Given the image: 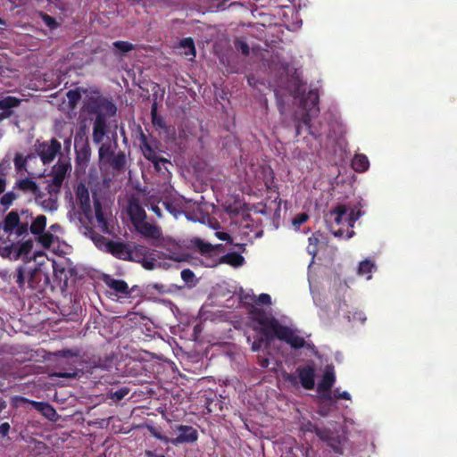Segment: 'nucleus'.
Instances as JSON below:
<instances>
[{
	"instance_id": "f257e3e1",
	"label": "nucleus",
	"mask_w": 457,
	"mask_h": 457,
	"mask_svg": "<svg viewBox=\"0 0 457 457\" xmlns=\"http://www.w3.org/2000/svg\"><path fill=\"white\" fill-rule=\"evenodd\" d=\"M248 318L254 323L253 329L259 331L267 341L277 338L284 327L271 312L254 305L249 308Z\"/></svg>"
},
{
	"instance_id": "f03ea898",
	"label": "nucleus",
	"mask_w": 457,
	"mask_h": 457,
	"mask_svg": "<svg viewBox=\"0 0 457 457\" xmlns=\"http://www.w3.org/2000/svg\"><path fill=\"white\" fill-rule=\"evenodd\" d=\"M29 234L28 221H21L17 211H11L0 221L1 243L10 245L24 239Z\"/></svg>"
},
{
	"instance_id": "7ed1b4c3",
	"label": "nucleus",
	"mask_w": 457,
	"mask_h": 457,
	"mask_svg": "<svg viewBox=\"0 0 457 457\" xmlns=\"http://www.w3.org/2000/svg\"><path fill=\"white\" fill-rule=\"evenodd\" d=\"M137 139L140 151L146 160L155 165H158V161L163 162L161 159L163 153L161 142L154 137L146 135L141 126L137 127Z\"/></svg>"
},
{
	"instance_id": "20e7f679",
	"label": "nucleus",
	"mask_w": 457,
	"mask_h": 457,
	"mask_svg": "<svg viewBox=\"0 0 457 457\" xmlns=\"http://www.w3.org/2000/svg\"><path fill=\"white\" fill-rule=\"evenodd\" d=\"M142 264L145 270H152L156 267L155 251L142 245H135L129 248V259Z\"/></svg>"
},
{
	"instance_id": "39448f33",
	"label": "nucleus",
	"mask_w": 457,
	"mask_h": 457,
	"mask_svg": "<svg viewBox=\"0 0 457 457\" xmlns=\"http://www.w3.org/2000/svg\"><path fill=\"white\" fill-rule=\"evenodd\" d=\"M33 248L32 239L13 242L3 248L2 257L17 261L21 257H27Z\"/></svg>"
},
{
	"instance_id": "423d86ee",
	"label": "nucleus",
	"mask_w": 457,
	"mask_h": 457,
	"mask_svg": "<svg viewBox=\"0 0 457 457\" xmlns=\"http://www.w3.org/2000/svg\"><path fill=\"white\" fill-rule=\"evenodd\" d=\"M173 433L177 436L170 439L173 445L183 444H194L198 440L197 430L189 425H175L171 427Z\"/></svg>"
},
{
	"instance_id": "0eeeda50",
	"label": "nucleus",
	"mask_w": 457,
	"mask_h": 457,
	"mask_svg": "<svg viewBox=\"0 0 457 457\" xmlns=\"http://www.w3.org/2000/svg\"><path fill=\"white\" fill-rule=\"evenodd\" d=\"M62 145L56 138L44 141L37 145V153L44 164L51 163L61 154Z\"/></svg>"
},
{
	"instance_id": "6e6552de",
	"label": "nucleus",
	"mask_w": 457,
	"mask_h": 457,
	"mask_svg": "<svg viewBox=\"0 0 457 457\" xmlns=\"http://www.w3.org/2000/svg\"><path fill=\"white\" fill-rule=\"evenodd\" d=\"M277 338L287 343L290 345L291 348L295 350L302 349L303 347L312 349L314 347L313 344L306 343L305 339L298 336L295 330L285 325L280 330V333Z\"/></svg>"
},
{
	"instance_id": "1a4fd4ad",
	"label": "nucleus",
	"mask_w": 457,
	"mask_h": 457,
	"mask_svg": "<svg viewBox=\"0 0 457 457\" xmlns=\"http://www.w3.org/2000/svg\"><path fill=\"white\" fill-rule=\"evenodd\" d=\"M74 146L76 151V163L79 166L86 167L90 160L91 155V148L87 142V139L85 141L83 137L79 135H76L74 140Z\"/></svg>"
},
{
	"instance_id": "9d476101",
	"label": "nucleus",
	"mask_w": 457,
	"mask_h": 457,
	"mask_svg": "<svg viewBox=\"0 0 457 457\" xmlns=\"http://www.w3.org/2000/svg\"><path fill=\"white\" fill-rule=\"evenodd\" d=\"M151 245L155 247H161L168 253V257L170 260L179 262L182 259L179 257L180 245L171 237H162L157 242H151Z\"/></svg>"
},
{
	"instance_id": "9b49d317",
	"label": "nucleus",
	"mask_w": 457,
	"mask_h": 457,
	"mask_svg": "<svg viewBox=\"0 0 457 457\" xmlns=\"http://www.w3.org/2000/svg\"><path fill=\"white\" fill-rule=\"evenodd\" d=\"M301 386L307 390H312L315 386V367L313 363L300 366L295 370Z\"/></svg>"
},
{
	"instance_id": "f8f14e48",
	"label": "nucleus",
	"mask_w": 457,
	"mask_h": 457,
	"mask_svg": "<svg viewBox=\"0 0 457 457\" xmlns=\"http://www.w3.org/2000/svg\"><path fill=\"white\" fill-rule=\"evenodd\" d=\"M135 229L145 238L151 239L152 242H157L162 237V229L154 224H151L145 220L134 226Z\"/></svg>"
},
{
	"instance_id": "ddd939ff",
	"label": "nucleus",
	"mask_w": 457,
	"mask_h": 457,
	"mask_svg": "<svg viewBox=\"0 0 457 457\" xmlns=\"http://www.w3.org/2000/svg\"><path fill=\"white\" fill-rule=\"evenodd\" d=\"M129 248L130 245L123 242L111 240L105 243V251L107 253L124 261L129 259Z\"/></svg>"
},
{
	"instance_id": "4468645a",
	"label": "nucleus",
	"mask_w": 457,
	"mask_h": 457,
	"mask_svg": "<svg viewBox=\"0 0 457 457\" xmlns=\"http://www.w3.org/2000/svg\"><path fill=\"white\" fill-rule=\"evenodd\" d=\"M128 214L133 226L144 221L146 219V212L138 200L131 198L128 204Z\"/></svg>"
},
{
	"instance_id": "2eb2a0df",
	"label": "nucleus",
	"mask_w": 457,
	"mask_h": 457,
	"mask_svg": "<svg viewBox=\"0 0 457 457\" xmlns=\"http://www.w3.org/2000/svg\"><path fill=\"white\" fill-rule=\"evenodd\" d=\"M76 198L80 211L88 215L91 213V204L88 188L85 184L79 183L76 188Z\"/></svg>"
},
{
	"instance_id": "dca6fc26",
	"label": "nucleus",
	"mask_w": 457,
	"mask_h": 457,
	"mask_svg": "<svg viewBox=\"0 0 457 457\" xmlns=\"http://www.w3.org/2000/svg\"><path fill=\"white\" fill-rule=\"evenodd\" d=\"M108 132L107 119L101 115H96L93 123L92 138L95 144L103 142L104 136Z\"/></svg>"
},
{
	"instance_id": "f3484780",
	"label": "nucleus",
	"mask_w": 457,
	"mask_h": 457,
	"mask_svg": "<svg viewBox=\"0 0 457 457\" xmlns=\"http://www.w3.org/2000/svg\"><path fill=\"white\" fill-rule=\"evenodd\" d=\"M336 381L333 370L327 369L322 376L321 380L318 384V392L327 399H331L330 390Z\"/></svg>"
},
{
	"instance_id": "a211bd4d",
	"label": "nucleus",
	"mask_w": 457,
	"mask_h": 457,
	"mask_svg": "<svg viewBox=\"0 0 457 457\" xmlns=\"http://www.w3.org/2000/svg\"><path fill=\"white\" fill-rule=\"evenodd\" d=\"M319 94L317 90H310L307 95L302 99V104L305 111L317 114L320 112L319 108Z\"/></svg>"
},
{
	"instance_id": "6ab92c4d",
	"label": "nucleus",
	"mask_w": 457,
	"mask_h": 457,
	"mask_svg": "<svg viewBox=\"0 0 457 457\" xmlns=\"http://www.w3.org/2000/svg\"><path fill=\"white\" fill-rule=\"evenodd\" d=\"M23 401L29 403L31 406L40 412L44 417L53 420L56 416L55 409L46 402H37L32 400H28L26 398H22Z\"/></svg>"
},
{
	"instance_id": "aec40b11",
	"label": "nucleus",
	"mask_w": 457,
	"mask_h": 457,
	"mask_svg": "<svg viewBox=\"0 0 457 457\" xmlns=\"http://www.w3.org/2000/svg\"><path fill=\"white\" fill-rule=\"evenodd\" d=\"M94 112L96 113V116L101 115L107 119L108 117H112L116 114L117 107L112 101L102 99L97 103Z\"/></svg>"
},
{
	"instance_id": "412c9836",
	"label": "nucleus",
	"mask_w": 457,
	"mask_h": 457,
	"mask_svg": "<svg viewBox=\"0 0 457 457\" xmlns=\"http://www.w3.org/2000/svg\"><path fill=\"white\" fill-rule=\"evenodd\" d=\"M15 188H18L23 192H29L33 194L37 198H40V188L37 184L31 179L26 178L17 180L15 183Z\"/></svg>"
},
{
	"instance_id": "4be33fe9",
	"label": "nucleus",
	"mask_w": 457,
	"mask_h": 457,
	"mask_svg": "<svg viewBox=\"0 0 457 457\" xmlns=\"http://www.w3.org/2000/svg\"><path fill=\"white\" fill-rule=\"evenodd\" d=\"M221 263H225L232 267L237 268L245 263V258L237 252H231L222 255L217 262L212 264V266H216Z\"/></svg>"
},
{
	"instance_id": "5701e85b",
	"label": "nucleus",
	"mask_w": 457,
	"mask_h": 457,
	"mask_svg": "<svg viewBox=\"0 0 457 457\" xmlns=\"http://www.w3.org/2000/svg\"><path fill=\"white\" fill-rule=\"evenodd\" d=\"M104 281L108 287L114 290L118 294L129 295L130 293L127 282L122 279H115L110 276H106Z\"/></svg>"
},
{
	"instance_id": "b1692460",
	"label": "nucleus",
	"mask_w": 457,
	"mask_h": 457,
	"mask_svg": "<svg viewBox=\"0 0 457 457\" xmlns=\"http://www.w3.org/2000/svg\"><path fill=\"white\" fill-rule=\"evenodd\" d=\"M106 161L112 170L118 172L124 170L127 162L126 154L123 151H119L117 154L111 153Z\"/></svg>"
},
{
	"instance_id": "393cba45",
	"label": "nucleus",
	"mask_w": 457,
	"mask_h": 457,
	"mask_svg": "<svg viewBox=\"0 0 457 457\" xmlns=\"http://www.w3.org/2000/svg\"><path fill=\"white\" fill-rule=\"evenodd\" d=\"M45 278L47 280V277L45 276L41 270L34 269L29 272V278L27 280L28 287L32 290L42 291L44 289L43 286L40 284L42 278Z\"/></svg>"
},
{
	"instance_id": "a878e982",
	"label": "nucleus",
	"mask_w": 457,
	"mask_h": 457,
	"mask_svg": "<svg viewBox=\"0 0 457 457\" xmlns=\"http://www.w3.org/2000/svg\"><path fill=\"white\" fill-rule=\"evenodd\" d=\"M347 215V207L344 204H338L328 213L329 218H332L335 224L338 226H345V218Z\"/></svg>"
},
{
	"instance_id": "bb28decb",
	"label": "nucleus",
	"mask_w": 457,
	"mask_h": 457,
	"mask_svg": "<svg viewBox=\"0 0 457 457\" xmlns=\"http://www.w3.org/2000/svg\"><path fill=\"white\" fill-rule=\"evenodd\" d=\"M46 226V217L43 214L37 215L32 221L29 229L33 235H39L45 231Z\"/></svg>"
},
{
	"instance_id": "cd10ccee",
	"label": "nucleus",
	"mask_w": 457,
	"mask_h": 457,
	"mask_svg": "<svg viewBox=\"0 0 457 457\" xmlns=\"http://www.w3.org/2000/svg\"><path fill=\"white\" fill-rule=\"evenodd\" d=\"M353 169L357 172H363L369 169L370 162L366 155L356 154L352 162Z\"/></svg>"
},
{
	"instance_id": "c85d7f7f",
	"label": "nucleus",
	"mask_w": 457,
	"mask_h": 457,
	"mask_svg": "<svg viewBox=\"0 0 457 457\" xmlns=\"http://www.w3.org/2000/svg\"><path fill=\"white\" fill-rule=\"evenodd\" d=\"M195 247L198 249L202 255L212 256L213 253V245L204 242L201 238H195L192 241Z\"/></svg>"
},
{
	"instance_id": "c756f323",
	"label": "nucleus",
	"mask_w": 457,
	"mask_h": 457,
	"mask_svg": "<svg viewBox=\"0 0 457 457\" xmlns=\"http://www.w3.org/2000/svg\"><path fill=\"white\" fill-rule=\"evenodd\" d=\"M21 103V99L15 96H4L0 99V110L12 111L13 108L18 107Z\"/></svg>"
},
{
	"instance_id": "7c9ffc66",
	"label": "nucleus",
	"mask_w": 457,
	"mask_h": 457,
	"mask_svg": "<svg viewBox=\"0 0 457 457\" xmlns=\"http://www.w3.org/2000/svg\"><path fill=\"white\" fill-rule=\"evenodd\" d=\"M280 199L278 196L275 197L274 200H266L264 204L263 210L261 211V213L270 215L274 209L276 213H279L280 212Z\"/></svg>"
},
{
	"instance_id": "2f4dec72",
	"label": "nucleus",
	"mask_w": 457,
	"mask_h": 457,
	"mask_svg": "<svg viewBox=\"0 0 457 457\" xmlns=\"http://www.w3.org/2000/svg\"><path fill=\"white\" fill-rule=\"evenodd\" d=\"M26 269L24 266H19L11 277L14 279L20 289H24L26 279H25Z\"/></svg>"
},
{
	"instance_id": "473e14b6",
	"label": "nucleus",
	"mask_w": 457,
	"mask_h": 457,
	"mask_svg": "<svg viewBox=\"0 0 457 457\" xmlns=\"http://www.w3.org/2000/svg\"><path fill=\"white\" fill-rule=\"evenodd\" d=\"M71 166L69 162H58L53 167V174L65 179L66 174L68 173L69 170H71Z\"/></svg>"
},
{
	"instance_id": "72a5a7b5",
	"label": "nucleus",
	"mask_w": 457,
	"mask_h": 457,
	"mask_svg": "<svg viewBox=\"0 0 457 457\" xmlns=\"http://www.w3.org/2000/svg\"><path fill=\"white\" fill-rule=\"evenodd\" d=\"M374 262L370 260H364L360 262L358 267V274L360 275H368L367 278H370V273L374 268Z\"/></svg>"
},
{
	"instance_id": "f704fd0d",
	"label": "nucleus",
	"mask_w": 457,
	"mask_h": 457,
	"mask_svg": "<svg viewBox=\"0 0 457 457\" xmlns=\"http://www.w3.org/2000/svg\"><path fill=\"white\" fill-rule=\"evenodd\" d=\"M179 46L182 48L187 49V51L185 52L186 55H193L194 57L195 56V42L192 37L183 38L180 41Z\"/></svg>"
},
{
	"instance_id": "c9c22d12",
	"label": "nucleus",
	"mask_w": 457,
	"mask_h": 457,
	"mask_svg": "<svg viewBox=\"0 0 457 457\" xmlns=\"http://www.w3.org/2000/svg\"><path fill=\"white\" fill-rule=\"evenodd\" d=\"M161 159H162L163 162L158 161V165L154 164V168L159 174L166 176L170 173L168 166L171 165V162L165 157L161 156Z\"/></svg>"
},
{
	"instance_id": "e433bc0d",
	"label": "nucleus",
	"mask_w": 457,
	"mask_h": 457,
	"mask_svg": "<svg viewBox=\"0 0 457 457\" xmlns=\"http://www.w3.org/2000/svg\"><path fill=\"white\" fill-rule=\"evenodd\" d=\"M114 48L119 50L121 54L129 53L136 48L135 45L128 41L118 40L112 43Z\"/></svg>"
},
{
	"instance_id": "4c0bfd02",
	"label": "nucleus",
	"mask_w": 457,
	"mask_h": 457,
	"mask_svg": "<svg viewBox=\"0 0 457 457\" xmlns=\"http://www.w3.org/2000/svg\"><path fill=\"white\" fill-rule=\"evenodd\" d=\"M129 393V388L123 386L115 392H109L108 397L115 402L121 401Z\"/></svg>"
},
{
	"instance_id": "58836bf2",
	"label": "nucleus",
	"mask_w": 457,
	"mask_h": 457,
	"mask_svg": "<svg viewBox=\"0 0 457 457\" xmlns=\"http://www.w3.org/2000/svg\"><path fill=\"white\" fill-rule=\"evenodd\" d=\"M315 434L320 440L325 442H328L333 438L332 431L327 428H319L317 426Z\"/></svg>"
},
{
	"instance_id": "ea45409f",
	"label": "nucleus",
	"mask_w": 457,
	"mask_h": 457,
	"mask_svg": "<svg viewBox=\"0 0 457 457\" xmlns=\"http://www.w3.org/2000/svg\"><path fill=\"white\" fill-rule=\"evenodd\" d=\"M151 115H152V122L154 126L159 127L161 129H163L166 127V122H165L164 119L162 116L157 115L156 104H154V105L152 107Z\"/></svg>"
},
{
	"instance_id": "a19ab883",
	"label": "nucleus",
	"mask_w": 457,
	"mask_h": 457,
	"mask_svg": "<svg viewBox=\"0 0 457 457\" xmlns=\"http://www.w3.org/2000/svg\"><path fill=\"white\" fill-rule=\"evenodd\" d=\"M18 195L12 192L9 191L5 193L0 199V204L5 208L8 209L13 203L14 200H16Z\"/></svg>"
},
{
	"instance_id": "79ce46f5",
	"label": "nucleus",
	"mask_w": 457,
	"mask_h": 457,
	"mask_svg": "<svg viewBox=\"0 0 457 457\" xmlns=\"http://www.w3.org/2000/svg\"><path fill=\"white\" fill-rule=\"evenodd\" d=\"M37 236H38V237H37L38 242L45 248H49L52 245V244L54 243V236L50 232H43Z\"/></svg>"
},
{
	"instance_id": "37998d69",
	"label": "nucleus",
	"mask_w": 457,
	"mask_h": 457,
	"mask_svg": "<svg viewBox=\"0 0 457 457\" xmlns=\"http://www.w3.org/2000/svg\"><path fill=\"white\" fill-rule=\"evenodd\" d=\"M360 216H361L360 211H357V212H355L354 210H351V212L347 211V215L345 218V224H346L347 228H353L355 221L359 220Z\"/></svg>"
},
{
	"instance_id": "c03bdc74",
	"label": "nucleus",
	"mask_w": 457,
	"mask_h": 457,
	"mask_svg": "<svg viewBox=\"0 0 457 457\" xmlns=\"http://www.w3.org/2000/svg\"><path fill=\"white\" fill-rule=\"evenodd\" d=\"M94 208L96 220L101 224H105V218L102 210V204L98 199H94Z\"/></svg>"
},
{
	"instance_id": "a18cd8bd",
	"label": "nucleus",
	"mask_w": 457,
	"mask_h": 457,
	"mask_svg": "<svg viewBox=\"0 0 457 457\" xmlns=\"http://www.w3.org/2000/svg\"><path fill=\"white\" fill-rule=\"evenodd\" d=\"M195 273L190 269H184L181 271V278L188 287H192L195 285Z\"/></svg>"
},
{
	"instance_id": "49530a36",
	"label": "nucleus",
	"mask_w": 457,
	"mask_h": 457,
	"mask_svg": "<svg viewBox=\"0 0 457 457\" xmlns=\"http://www.w3.org/2000/svg\"><path fill=\"white\" fill-rule=\"evenodd\" d=\"M41 205L45 210L51 212L57 210L58 207L56 199H54L52 196H49L47 199H44L41 202Z\"/></svg>"
},
{
	"instance_id": "de8ad7c7",
	"label": "nucleus",
	"mask_w": 457,
	"mask_h": 457,
	"mask_svg": "<svg viewBox=\"0 0 457 457\" xmlns=\"http://www.w3.org/2000/svg\"><path fill=\"white\" fill-rule=\"evenodd\" d=\"M235 47L237 51H240L245 56L249 55L250 54V48L246 42L237 39L235 41Z\"/></svg>"
},
{
	"instance_id": "09e8293b",
	"label": "nucleus",
	"mask_w": 457,
	"mask_h": 457,
	"mask_svg": "<svg viewBox=\"0 0 457 457\" xmlns=\"http://www.w3.org/2000/svg\"><path fill=\"white\" fill-rule=\"evenodd\" d=\"M66 96L71 104H76L81 98V94L78 89L69 90Z\"/></svg>"
},
{
	"instance_id": "8fccbe9b",
	"label": "nucleus",
	"mask_w": 457,
	"mask_h": 457,
	"mask_svg": "<svg viewBox=\"0 0 457 457\" xmlns=\"http://www.w3.org/2000/svg\"><path fill=\"white\" fill-rule=\"evenodd\" d=\"M309 219V215L306 212L298 213L293 219V225L298 228L302 224H303Z\"/></svg>"
},
{
	"instance_id": "3c124183",
	"label": "nucleus",
	"mask_w": 457,
	"mask_h": 457,
	"mask_svg": "<svg viewBox=\"0 0 457 457\" xmlns=\"http://www.w3.org/2000/svg\"><path fill=\"white\" fill-rule=\"evenodd\" d=\"M27 160L21 154H16L14 158V166L17 171H21L26 168Z\"/></svg>"
},
{
	"instance_id": "603ef678",
	"label": "nucleus",
	"mask_w": 457,
	"mask_h": 457,
	"mask_svg": "<svg viewBox=\"0 0 457 457\" xmlns=\"http://www.w3.org/2000/svg\"><path fill=\"white\" fill-rule=\"evenodd\" d=\"M41 17H42V20H43L44 23L48 28L55 29L58 26V23L56 22L55 19L53 18L52 16H50V15H48L46 13H42Z\"/></svg>"
},
{
	"instance_id": "864d4df0",
	"label": "nucleus",
	"mask_w": 457,
	"mask_h": 457,
	"mask_svg": "<svg viewBox=\"0 0 457 457\" xmlns=\"http://www.w3.org/2000/svg\"><path fill=\"white\" fill-rule=\"evenodd\" d=\"M316 428H317V425L312 423L310 420H306V421L302 422L301 426H300V429L303 432L315 433Z\"/></svg>"
},
{
	"instance_id": "5fc2aeb1",
	"label": "nucleus",
	"mask_w": 457,
	"mask_h": 457,
	"mask_svg": "<svg viewBox=\"0 0 457 457\" xmlns=\"http://www.w3.org/2000/svg\"><path fill=\"white\" fill-rule=\"evenodd\" d=\"M99 157L100 159H104L105 157H109L111 153H113L112 150H111V145H107V144H102L101 146L99 147Z\"/></svg>"
},
{
	"instance_id": "6e6d98bb",
	"label": "nucleus",
	"mask_w": 457,
	"mask_h": 457,
	"mask_svg": "<svg viewBox=\"0 0 457 457\" xmlns=\"http://www.w3.org/2000/svg\"><path fill=\"white\" fill-rule=\"evenodd\" d=\"M162 204L165 209L174 217H178V215L180 214L179 210H178V208L171 202L164 201Z\"/></svg>"
},
{
	"instance_id": "4d7b16f0",
	"label": "nucleus",
	"mask_w": 457,
	"mask_h": 457,
	"mask_svg": "<svg viewBox=\"0 0 457 457\" xmlns=\"http://www.w3.org/2000/svg\"><path fill=\"white\" fill-rule=\"evenodd\" d=\"M349 320L353 321H360L361 323H364L366 320V316L361 311H356L353 312L352 317H348Z\"/></svg>"
},
{
	"instance_id": "13d9d810",
	"label": "nucleus",
	"mask_w": 457,
	"mask_h": 457,
	"mask_svg": "<svg viewBox=\"0 0 457 457\" xmlns=\"http://www.w3.org/2000/svg\"><path fill=\"white\" fill-rule=\"evenodd\" d=\"M257 304H264V305H270L271 304V297L270 295L262 293L258 296V299L256 301Z\"/></svg>"
},
{
	"instance_id": "bf43d9fd",
	"label": "nucleus",
	"mask_w": 457,
	"mask_h": 457,
	"mask_svg": "<svg viewBox=\"0 0 457 457\" xmlns=\"http://www.w3.org/2000/svg\"><path fill=\"white\" fill-rule=\"evenodd\" d=\"M315 113L308 112V111L305 112V113L303 115L301 120V124L304 125L307 129H311V116L314 115Z\"/></svg>"
},
{
	"instance_id": "052dcab7",
	"label": "nucleus",
	"mask_w": 457,
	"mask_h": 457,
	"mask_svg": "<svg viewBox=\"0 0 457 457\" xmlns=\"http://www.w3.org/2000/svg\"><path fill=\"white\" fill-rule=\"evenodd\" d=\"M93 240H94L95 244L96 245V246H98V247H102V245L105 246V243L110 241L109 239H107L106 237H104V236L99 235V234H96L93 237Z\"/></svg>"
},
{
	"instance_id": "680f3d73",
	"label": "nucleus",
	"mask_w": 457,
	"mask_h": 457,
	"mask_svg": "<svg viewBox=\"0 0 457 457\" xmlns=\"http://www.w3.org/2000/svg\"><path fill=\"white\" fill-rule=\"evenodd\" d=\"M151 434L157 439L164 442V443H170V439L167 437L166 436L162 435L160 432L156 431L154 428H150Z\"/></svg>"
},
{
	"instance_id": "e2e57ef3",
	"label": "nucleus",
	"mask_w": 457,
	"mask_h": 457,
	"mask_svg": "<svg viewBox=\"0 0 457 457\" xmlns=\"http://www.w3.org/2000/svg\"><path fill=\"white\" fill-rule=\"evenodd\" d=\"M263 342H264V340L262 337H259V338L255 339L253 342L252 346H251L252 351L253 352L259 351L262 348Z\"/></svg>"
},
{
	"instance_id": "0e129e2a",
	"label": "nucleus",
	"mask_w": 457,
	"mask_h": 457,
	"mask_svg": "<svg viewBox=\"0 0 457 457\" xmlns=\"http://www.w3.org/2000/svg\"><path fill=\"white\" fill-rule=\"evenodd\" d=\"M11 426L8 422L2 423L0 425V436L5 437L8 436Z\"/></svg>"
},
{
	"instance_id": "69168bd1",
	"label": "nucleus",
	"mask_w": 457,
	"mask_h": 457,
	"mask_svg": "<svg viewBox=\"0 0 457 457\" xmlns=\"http://www.w3.org/2000/svg\"><path fill=\"white\" fill-rule=\"evenodd\" d=\"M64 180V178L53 174L52 186L55 187L57 190L61 187Z\"/></svg>"
},
{
	"instance_id": "338daca9",
	"label": "nucleus",
	"mask_w": 457,
	"mask_h": 457,
	"mask_svg": "<svg viewBox=\"0 0 457 457\" xmlns=\"http://www.w3.org/2000/svg\"><path fill=\"white\" fill-rule=\"evenodd\" d=\"M334 398L335 399H345V400H350L351 396H350V394L346 391H344L342 393H339L338 390L337 389L335 392H334Z\"/></svg>"
},
{
	"instance_id": "774afa93",
	"label": "nucleus",
	"mask_w": 457,
	"mask_h": 457,
	"mask_svg": "<svg viewBox=\"0 0 457 457\" xmlns=\"http://www.w3.org/2000/svg\"><path fill=\"white\" fill-rule=\"evenodd\" d=\"M216 237L220 239V240H222V241H228V242H231L232 241V237H230V235L227 232H221V231H218L216 232Z\"/></svg>"
}]
</instances>
